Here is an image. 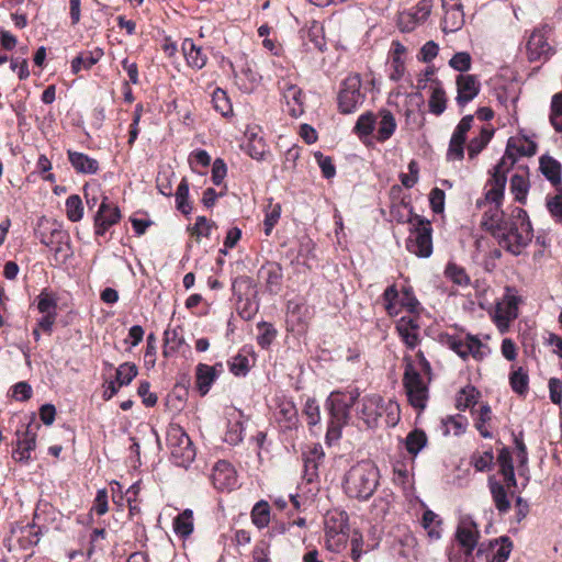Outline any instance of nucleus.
<instances>
[{"mask_svg": "<svg viewBox=\"0 0 562 562\" xmlns=\"http://www.w3.org/2000/svg\"><path fill=\"white\" fill-rule=\"evenodd\" d=\"M539 169L552 186L558 187L561 184L562 166L555 158L551 156L540 157Z\"/></svg>", "mask_w": 562, "mask_h": 562, "instance_id": "nucleus-35", "label": "nucleus"}, {"mask_svg": "<svg viewBox=\"0 0 562 562\" xmlns=\"http://www.w3.org/2000/svg\"><path fill=\"white\" fill-rule=\"evenodd\" d=\"M214 109L224 117L233 114V105L225 90L216 88L212 94Z\"/></svg>", "mask_w": 562, "mask_h": 562, "instance_id": "nucleus-60", "label": "nucleus"}, {"mask_svg": "<svg viewBox=\"0 0 562 562\" xmlns=\"http://www.w3.org/2000/svg\"><path fill=\"white\" fill-rule=\"evenodd\" d=\"M122 218L120 207L111 202L106 195H103L98 211L93 216V231L95 238L103 237Z\"/></svg>", "mask_w": 562, "mask_h": 562, "instance_id": "nucleus-13", "label": "nucleus"}, {"mask_svg": "<svg viewBox=\"0 0 562 562\" xmlns=\"http://www.w3.org/2000/svg\"><path fill=\"white\" fill-rule=\"evenodd\" d=\"M382 301L385 312L391 317L398 315L401 307L406 308L411 315H419L420 304L411 286L402 289V297L400 299L396 285L392 284L384 290Z\"/></svg>", "mask_w": 562, "mask_h": 562, "instance_id": "nucleus-10", "label": "nucleus"}, {"mask_svg": "<svg viewBox=\"0 0 562 562\" xmlns=\"http://www.w3.org/2000/svg\"><path fill=\"white\" fill-rule=\"evenodd\" d=\"M422 525L427 530L428 536L431 539H439L441 537V525L442 521L436 513L427 509L423 514Z\"/></svg>", "mask_w": 562, "mask_h": 562, "instance_id": "nucleus-50", "label": "nucleus"}, {"mask_svg": "<svg viewBox=\"0 0 562 562\" xmlns=\"http://www.w3.org/2000/svg\"><path fill=\"white\" fill-rule=\"evenodd\" d=\"M429 112L439 116L447 108V95L440 80H436L428 100Z\"/></svg>", "mask_w": 562, "mask_h": 562, "instance_id": "nucleus-42", "label": "nucleus"}, {"mask_svg": "<svg viewBox=\"0 0 562 562\" xmlns=\"http://www.w3.org/2000/svg\"><path fill=\"white\" fill-rule=\"evenodd\" d=\"M380 471L371 460L353 464L345 474L342 488L349 498L366 502L372 497L379 486Z\"/></svg>", "mask_w": 562, "mask_h": 562, "instance_id": "nucleus-2", "label": "nucleus"}, {"mask_svg": "<svg viewBox=\"0 0 562 562\" xmlns=\"http://www.w3.org/2000/svg\"><path fill=\"white\" fill-rule=\"evenodd\" d=\"M278 85L286 106L285 111L294 119L300 117L305 112V94L303 90L290 79H282Z\"/></svg>", "mask_w": 562, "mask_h": 562, "instance_id": "nucleus-14", "label": "nucleus"}, {"mask_svg": "<svg viewBox=\"0 0 562 562\" xmlns=\"http://www.w3.org/2000/svg\"><path fill=\"white\" fill-rule=\"evenodd\" d=\"M546 206L557 223H562V188L555 195H547Z\"/></svg>", "mask_w": 562, "mask_h": 562, "instance_id": "nucleus-64", "label": "nucleus"}, {"mask_svg": "<svg viewBox=\"0 0 562 562\" xmlns=\"http://www.w3.org/2000/svg\"><path fill=\"white\" fill-rule=\"evenodd\" d=\"M258 336L257 342L262 349H268L277 337V329L272 324L260 322L257 325Z\"/></svg>", "mask_w": 562, "mask_h": 562, "instance_id": "nucleus-62", "label": "nucleus"}, {"mask_svg": "<svg viewBox=\"0 0 562 562\" xmlns=\"http://www.w3.org/2000/svg\"><path fill=\"white\" fill-rule=\"evenodd\" d=\"M41 425L35 417H30L27 424L22 425L16 430V448L12 452V458L16 462L27 463L31 460V452L36 448V437Z\"/></svg>", "mask_w": 562, "mask_h": 562, "instance_id": "nucleus-11", "label": "nucleus"}, {"mask_svg": "<svg viewBox=\"0 0 562 562\" xmlns=\"http://www.w3.org/2000/svg\"><path fill=\"white\" fill-rule=\"evenodd\" d=\"M376 114L371 111H367L358 117L352 132L363 144H366L368 138L373 135L376 126Z\"/></svg>", "mask_w": 562, "mask_h": 562, "instance_id": "nucleus-33", "label": "nucleus"}, {"mask_svg": "<svg viewBox=\"0 0 562 562\" xmlns=\"http://www.w3.org/2000/svg\"><path fill=\"white\" fill-rule=\"evenodd\" d=\"M67 158L78 175H97L100 170L99 161L85 153L68 149Z\"/></svg>", "mask_w": 562, "mask_h": 562, "instance_id": "nucleus-29", "label": "nucleus"}, {"mask_svg": "<svg viewBox=\"0 0 562 562\" xmlns=\"http://www.w3.org/2000/svg\"><path fill=\"white\" fill-rule=\"evenodd\" d=\"M37 310L41 314H57V296L44 289L36 297Z\"/></svg>", "mask_w": 562, "mask_h": 562, "instance_id": "nucleus-54", "label": "nucleus"}, {"mask_svg": "<svg viewBox=\"0 0 562 562\" xmlns=\"http://www.w3.org/2000/svg\"><path fill=\"white\" fill-rule=\"evenodd\" d=\"M348 517L345 513L327 516L325 520V543L329 551L338 552L348 539Z\"/></svg>", "mask_w": 562, "mask_h": 562, "instance_id": "nucleus-12", "label": "nucleus"}, {"mask_svg": "<svg viewBox=\"0 0 562 562\" xmlns=\"http://www.w3.org/2000/svg\"><path fill=\"white\" fill-rule=\"evenodd\" d=\"M468 424V418L461 414L449 415L441 419L442 435L449 436L452 430L454 436H461L465 432Z\"/></svg>", "mask_w": 562, "mask_h": 562, "instance_id": "nucleus-41", "label": "nucleus"}, {"mask_svg": "<svg viewBox=\"0 0 562 562\" xmlns=\"http://www.w3.org/2000/svg\"><path fill=\"white\" fill-rule=\"evenodd\" d=\"M362 91L360 74H349L339 85L337 93V109L340 114H351L359 110L366 100Z\"/></svg>", "mask_w": 562, "mask_h": 562, "instance_id": "nucleus-6", "label": "nucleus"}, {"mask_svg": "<svg viewBox=\"0 0 562 562\" xmlns=\"http://www.w3.org/2000/svg\"><path fill=\"white\" fill-rule=\"evenodd\" d=\"M488 488L494 502V505L499 514H506L510 509V502L508 493L504 484L495 481L493 477L488 479Z\"/></svg>", "mask_w": 562, "mask_h": 562, "instance_id": "nucleus-34", "label": "nucleus"}, {"mask_svg": "<svg viewBox=\"0 0 562 562\" xmlns=\"http://www.w3.org/2000/svg\"><path fill=\"white\" fill-rule=\"evenodd\" d=\"M494 461V453L492 448L484 452H473L470 458L471 465L479 472L490 471Z\"/></svg>", "mask_w": 562, "mask_h": 562, "instance_id": "nucleus-61", "label": "nucleus"}, {"mask_svg": "<svg viewBox=\"0 0 562 562\" xmlns=\"http://www.w3.org/2000/svg\"><path fill=\"white\" fill-rule=\"evenodd\" d=\"M496 546L497 550L486 555L487 562H507L514 548L513 540L508 536H502L488 541V548L494 549Z\"/></svg>", "mask_w": 562, "mask_h": 562, "instance_id": "nucleus-32", "label": "nucleus"}, {"mask_svg": "<svg viewBox=\"0 0 562 562\" xmlns=\"http://www.w3.org/2000/svg\"><path fill=\"white\" fill-rule=\"evenodd\" d=\"M406 238V249L418 258H429L432 254V225L424 216H416Z\"/></svg>", "mask_w": 562, "mask_h": 562, "instance_id": "nucleus-8", "label": "nucleus"}, {"mask_svg": "<svg viewBox=\"0 0 562 562\" xmlns=\"http://www.w3.org/2000/svg\"><path fill=\"white\" fill-rule=\"evenodd\" d=\"M250 519L255 527L259 530L265 529L271 521V508L267 501L257 502L250 512Z\"/></svg>", "mask_w": 562, "mask_h": 562, "instance_id": "nucleus-39", "label": "nucleus"}, {"mask_svg": "<svg viewBox=\"0 0 562 562\" xmlns=\"http://www.w3.org/2000/svg\"><path fill=\"white\" fill-rule=\"evenodd\" d=\"M166 441L175 464L187 467L194 460L195 449L193 443L179 424H169L166 430Z\"/></svg>", "mask_w": 562, "mask_h": 562, "instance_id": "nucleus-7", "label": "nucleus"}, {"mask_svg": "<svg viewBox=\"0 0 562 562\" xmlns=\"http://www.w3.org/2000/svg\"><path fill=\"white\" fill-rule=\"evenodd\" d=\"M257 277L270 294L277 295L281 292L283 270L280 263L267 261L259 268Z\"/></svg>", "mask_w": 562, "mask_h": 562, "instance_id": "nucleus-21", "label": "nucleus"}, {"mask_svg": "<svg viewBox=\"0 0 562 562\" xmlns=\"http://www.w3.org/2000/svg\"><path fill=\"white\" fill-rule=\"evenodd\" d=\"M176 207L179 212L188 215L192 211V205L189 201V181L182 178L176 191Z\"/></svg>", "mask_w": 562, "mask_h": 562, "instance_id": "nucleus-49", "label": "nucleus"}, {"mask_svg": "<svg viewBox=\"0 0 562 562\" xmlns=\"http://www.w3.org/2000/svg\"><path fill=\"white\" fill-rule=\"evenodd\" d=\"M445 276L452 283L459 286H468L470 284V277L465 269L456 262H448L445 269Z\"/></svg>", "mask_w": 562, "mask_h": 562, "instance_id": "nucleus-52", "label": "nucleus"}, {"mask_svg": "<svg viewBox=\"0 0 562 562\" xmlns=\"http://www.w3.org/2000/svg\"><path fill=\"white\" fill-rule=\"evenodd\" d=\"M515 143L513 138H509L505 155L498 161V164L493 168V175L506 176L508 170L515 165L517 160V156L514 153Z\"/></svg>", "mask_w": 562, "mask_h": 562, "instance_id": "nucleus-51", "label": "nucleus"}, {"mask_svg": "<svg viewBox=\"0 0 562 562\" xmlns=\"http://www.w3.org/2000/svg\"><path fill=\"white\" fill-rule=\"evenodd\" d=\"M551 33L552 26L548 23H542L530 32L526 42V56L530 63H546L555 54L554 47L548 41Z\"/></svg>", "mask_w": 562, "mask_h": 562, "instance_id": "nucleus-9", "label": "nucleus"}, {"mask_svg": "<svg viewBox=\"0 0 562 562\" xmlns=\"http://www.w3.org/2000/svg\"><path fill=\"white\" fill-rule=\"evenodd\" d=\"M276 412L274 418L282 431L296 429L299 426L297 408L292 398L285 395H278L274 398Z\"/></svg>", "mask_w": 562, "mask_h": 562, "instance_id": "nucleus-17", "label": "nucleus"}, {"mask_svg": "<svg viewBox=\"0 0 562 562\" xmlns=\"http://www.w3.org/2000/svg\"><path fill=\"white\" fill-rule=\"evenodd\" d=\"M474 427L483 438L491 439L493 437L490 430V424L492 422L493 412L487 403H484L475 411Z\"/></svg>", "mask_w": 562, "mask_h": 562, "instance_id": "nucleus-36", "label": "nucleus"}, {"mask_svg": "<svg viewBox=\"0 0 562 562\" xmlns=\"http://www.w3.org/2000/svg\"><path fill=\"white\" fill-rule=\"evenodd\" d=\"M386 413L385 423L387 426L393 427L400 419V408L396 404H384L382 396L378 394L366 395L359 402L357 415L363 422L367 428L374 429L379 427V422Z\"/></svg>", "mask_w": 562, "mask_h": 562, "instance_id": "nucleus-4", "label": "nucleus"}, {"mask_svg": "<svg viewBox=\"0 0 562 562\" xmlns=\"http://www.w3.org/2000/svg\"><path fill=\"white\" fill-rule=\"evenodd\" d=\"M419 315L402 316L395 324V329L404 345L413 350L420 342Z\"/></svg>", "mask_w": 562, "mask_h": 562, "instance_id": "nucleus-20", "label": "nucleus"}, {"mask_svg": "<svg viewBox=\"0 0 562 562\" xmlns=\"http://www.w3.org/2000/svg\"><path fill=\"white\" fill-rule=\"evenodd\" d=\"M441 7L445 15L440 26L445 33H453L464 25L463 5L460 0H441Z\"/></svg>", "mask_w": 562, "mask_h": 562, "instance_id": "nucleus-18", "label": "nucleus"}, {"mask_svg": "<svg viewBox=\"0 0 562 562\" xmlns=\"http://www.w3.org/2000/svg\"><path fill=\"white\" fill-rule=\"evenodd\" d=\"M482 226L506 251L521 254L533 237L532 224L526 210L514 206L509 214L503 210L488 209L482 216Z\"/></svg>", "mask_w": 562, "mask_h": 562, "instance_id": "nucleus-1", "label": "nucleus"}, {"mask_svg": "<svg viewBox=\"0 0 562 562\" xmlns=\"http://www.w3.org/2000/svg\"><path fill=\"white\" fill-rule=\"evenodd\" d=\"M529 180H528V171L524 170L522 172H517L513 175L510 179L509 189L514 194L515 200L521 204H525L527 201V194L529 191Z\"/></svg>", "mask_w": 562, "mask_h": 562, "instance_id": "nucleus-38", "label": "nucleus"}, {"mask_svg": "<svg viewBox=\"0 0 562 562\" xmlns=\"http://www.w3.org/2000/svg\"><path fill=\"white\" fill-rule=\"evenodd\" d=\"M288 313L299 326H305L310 319V308L305 303L289 301Z\"/></svg>", "mask_w": 562, "mask_h": 562, "instance_id": "nucleus-53", "label": "nucleus"}, {"mask_svg": "<svg viewBox=\"0 0 562 562\" xmlns=\"http://www.w3.org/2000/svg\"><path fill=\"white\" fill-rule=\"evenodd\" d=\"M457 97L456 102L463 108L477 97L481 90V83L475 75L460 74L456 78Z\"/></svg>", "mask_w": 562, "mask_h": 562, "instance_id": "nucleus-23", "label": "nucleus"}, {"mask_svg": "<svg viewBox=\"0 0 562 562\" xmlns=\"http://www.w3.org/2000/svg\"><path fill=\"white\" fill-rule=\"evenodd\" d=\"M376 116L379 121L376 120L378 128L374 138L379 143H385L395 133L397 124L390 110L382 109L378 112Z\"/></svg>", "mask_w": 562, "mask_h": 562, "instance_id": "nucleus-31", "label": "nucleus"}, {"mask_svg": "<svg viewBox=\"0 0 562 562\" xmlns=\"http://www.w3.org/2000/svg\"><path fill=\"white\" fill-rule=\"evenodd\" d=\"M282 206L280 203H273L270 199L266 211L263 221V231L266 236H270L274 226L278 224L281 216Z\"/></svg>", "mask_w": 562, "mask_h": 562, "instance_id": "nucleus-48", "label": "nucleus"}, {"mask_svg": "<svg viewBox=\"0 0 562 562\" xmlns=\"http://www.w3.org/2000/svg\"><path fill=\"white\" fill-rule=\"evenodd\" d=\"M549 119L553 128L562 133V91L552 97Z\"/></svg>", "mask_w": 562, "mask_h": 562, "instance_id": "nucleus-63", "label": "nucleus"}, {"mask_svg": "<svg viewBox=\"0 0 562 562\" xmlns=\"http://www.w3.org/2000/svg\"><path fill=\"white\" fill-rule=\"evenodd\" d=\"M360 396L358 389L340 392H331L325 402L329 419L327 425L326 440H338L341 437L342 428L350 419V411Z\"/></svg>", "mask_w": 562, "mask_h": 562, "instance_id": "nucleus-3", "label": "nucleus"}, {"mask_svg": "<svg viewBox=\"0 0 562 562\" xmlns=\"http://www.w3.org/2000/svg\"><path fill=\"white\" fill-rule=\"evenodd\" d=\"M391 214L398 223H408L409 227H412V222H415L414 218L419 216L414 213L411 203L404 200L400 204L392 206Z\"/></svg>", "mask_w": 562, "mask_h": 562, "instance_id": "nucleus-57", "label": "nucleus"}, {"mask_svg": "<svg viewBox=\"0 0 562 562\" xmlns=\"http://www.w3.org/2000/svg\"><path fill=\"white\" fill-rule=\"evenodd\" d=\"M494 132L482 127L480 135L472 138L468 145V155L470 159L475 158L490 143Z\"/></svg>", "mask_w": 562, "mask_h": 562, "instance_id": "nucleus-47", "label": "nucleus"}, {"mask_svg": "<svg viewBox=\"0 0 562 562\" xmlns=\"http://www.w3.org/2000/svg\"><path fill=\"white\" fill-rule=\"evenodd\" d=\"M181 52L186 64L193 70H201L207 64L209 56L202 46L194 43L192 38H184L181 43Z\"/></svg>", "mask_w": 562, "mask_h": 562, "instance_id": "nucleus-26", "label": "nucleus"}, {"mask_svg": "<svg viewBox=\"0 0 562 562\" xmlns=\"http://www.w3.org/2000/svg\"><path fill=\"white\" fill-rule=\"evenodd\" d=\"M103 56L104 50L99 46L80 52L70 63L71 72L78 76L82 70H90Z\"/></svg>", "mask_w": 562, "mask_h": 562, "instance_id": "nucleus-30", "label": "nucleus"}, {"mask_svg": "<svg viewBox=\"0 0 562 562\" xmlns=\"http://www.w3.org/2000/svg\"><path fill=\"white\" fill-rule=\"evenodd\" d=\"M432 10V0H419L418 3L409 9L400 13L397 26L401 32H412L418 25L426 22Z\"/></svg>", "mask_w": 562, "mask_h": 562, "instance_id": "nucleus-16", "label": "nucleus"}, {"mask_svg": "<svg viewBox=\"0 0 562 562\" xmlns=\"http://www.w3.org/2000/svg\"><path fill=\"white\" fill-rule=\"evenodd\" d=\"M231 68L234 72L235 83L243 93H251L258 88L261 76L254 69L246 56L241 58L238 70L234 68L233 63H231Z\"/></svg>", "mask_w": 562, "mask_h": 562, "instance_id": "nucleus-19", "label": "nucleus"}, {"mask_svg": "<svg viewBox=\"0 0 562 562\" xmlns=\"http://www.w3.org/2000/svg\"><path fill=\"white\" fill-rule=\"evenodd\" d=\"M521 302L517 290L513 286H506L505 293L496 304L495 321L498 327H507L510 322L518 317V305Z\"/></svg>", "mask_w": 562, "mask_h": 562, "instance_id": "nucleus-15", "label": "nucleus"}, {"mask_svg": "<svg viewBox=\"0 0 562 562\" xmlns=\"http://www.w3.org/2000/svg\"><path fill=\"white\" fill-rule=\"evenodd\" d=\"M184 342L182 335L179 333V328H167L164 333V348L162 355L165 358L171 357L173 353L179 351L180 347Z\"/></svg>", "mask_w": 562, "mask_h": 562, "instance_id": "nucleus-45", "label": "nucleus"}, {"mask_svg": "<svg viewBox=\"0 0 562 562\" xmlns=\"http://www.w3.org/2000/svg\"><path fill=\"white\" fill-rule=\"evenodd\" d=\"M188 161L193 172L204 175V169L211 164V156L204 149H196L190 154Z\"/></svg>", "mask_w": 562, "mask_h": 562, "instance_id": "nucleus-56", "label": "nucleus"}, {"mask_svg": "<svg viewBox=\"0 0 562 562\" xmlns=\"http://www.w3.org/2000/svg\"><path fill=\"white\" fill-rule=\"evenodd\" d=\"M325 453L321 445H314L303 453V477L307 483H313L318 477V469L323 463Z\"/></svg>", "mask_w": 562, "mask_h": 562, "instance_id": "nucleus-27", "label": "nucleus"}, {"mask_svg": "<svg viewBox=\"0 0 562 562\" xmlns=\"http://www.w3.org/2000/svg\"><path fill=\"white\" fill-rule=\"evenodd\" d=\"M479 395V391L472 385L462 387L456 397V408L459 411H465L467 408H470L472 415H474V405L477 402Z\"/></svg>", "mask_w": 562, "mask_h": 562, "instance_id": "nucleus-43", "label": "nucleus"}, {"mask_svg": "<svg viewBox=\"0 0 562 562\" xmlns=\"http://www.w3.org/2000/svg\"><path fill=\"white\" fill-rule=\"evenodd\" d=\"M172 527H173L175 533L179 538H181V539L189 538L194 530L193 512L191 509L187 508L182 513L178 514L173 518Z\"/></svg>", "mask_w": 562, "mask_h": 562, "instance_id": "nucleus-37", "label": "nucleus"}, {"mask_svg": "<svg viewBox=\"0 0 562 562\" xmlns=\"http://www.w3.org/2000/svg\"><path fill=\"white\" fill-rule=\"evenodd\" d=\"M428 443L426 432L420 428L409 431L405 438V448L412 457H416Z\"/></svg>", "mask_w": 562, "mask_h": 562, "instance_id": "nucleus-44", "label": "nucleus"}, {"mask_svg": "<svg viewBox=\"0 0 562 562\" xmlns=\"http://www.w3.org/2000/svg\"><path fill=\"white\" fill-rule=\"evenodd\" d=\"M509 384L516 394L525 396L529 391L528 371L522 367L513 370L509 373Z\"/></svg>", "mask_w": 562, "mask_h": 562, "instance_id": "nucleus-46", "label": "nucleus"}, {"mask_svg": "<svg viewBox=\"0 0 562 562\" xmlns=\"http://www.w3.org/2000/svg\"><path fill=\"white\" fill-rule=\"evenodd\" d=\"M487 349L477 336L467 334V359L472 357L475 360H483L487 356Z\"/></svg>", "mask_w": 562, "mask_h": 562, "instance_id": "nucleus-59", "label": "nucleus"}, {"mask_svg": "<svg viewBox=\"0 0 562 562\" xmlns=\"http://www.w3.org/2000/svg\"><path fill=\"white\" fill-rule=\"evenodd\" d=\"M440 341L453 352H456L462 360H467V336L445 334L441 336Z\"/></svg>", "mask_w": 562, "mask_h": 562, "instance_id": "nucleus-55", "label": "nucleus"}, {"mask_svg": "<svg viewBox=\"0 0 562 562\" xmlns=\"http://www.w3.org/2000/svg\"><path fill=\"white\" fill-rule=\"evenodd\" d=\"M403 386L405 389L408 403L418 412L426 408L429 390L424 382L419 371L415 368L409 356L404 357Z\"/></svg>", "mask_w": 562, "mask_h": 562, "instance_id": "nucleus-5", "label": "nucleus"}, {"mask_svg": "<svg viewBox=\"0 0 562 562\" xmlns=\"http://www.w3.org/2000/svg\"><path fill=\"white\" fill-rule=\"evenodd\" d=\"M456 540L462 549L475 550L477 547L481 533L477 524L470 517H464L460 520L456 530Z\"/></svg>", "mask_w": 562, "mask_h": 562, "instance_id": "nucleus-24", "label": "nucleus"}, {"mask_svg": "<svg viewBox=\"0 0 562 562\" xmlns=\"http://www.w3.org/2000/svg\"><path fill=\"white\" fill-rule=\"evenodd\" d=\"M216 378L209 364L199 363L195 368V386L201 396L206 395Z\"/></svg>", "mask_w": 562, "mask_h": 562, "instance_id": "nucleus-40", "label": "nucleus"}, {"mask_svg": "<svg viewBox=\"0 0 562 562\" xmlns=\"http://www.w3.org/2000/svg\"><path fill=\"white\" fill-rule=\"evenodd\" d=\"M406 47L398 41H393L389 53L390 58V80L398 82L405 75L406 66L404 56L406 55Z\"/></svg>", "mask_w": 562, "mask_h": 562, "instance_id": "nucleus-28", "label": "nucleus"}, {"mask_svg": "<svg viewBox=\"0 0 562 562\" xmlns=\"http://www.w3.org/2000/svg\"><path fill=\"white\" fill-rule=\"evenodd\" d=\"M506 182V176L491 173V177L485 184L484 199L477 200L476 206L482 207L485 203L488 202L491 204H494L490 209L502 210Z\"/></svg>", "mask_w": 562, "mask_h": 562, "instance_id": "nucleus-22", "label": "nucleus"}, {"mask_svg": "<svg viewBox=\"0 0 562 562\" xmlns=\"http://www.w3.org/2000/svg\"><path fill=\"white\" fill-rule=\"evenodd\" d=\"M211 480L214 487L220 491H231L237 485L236 471L226 460H220L215 463Z\"/></svg>", "mask_w": 562, "mask_h": 562, "instance_id": "nucleus-25", "label": "nucleus"}, {"mask_svg": "<svg viewBox=\"0 0 562 562\" xmlns=\"http://www.w3.org/2000/svg\"><path fill=\"white\" fill-rule=\"evenodd\" d=\"M66 215L70 222H79L83 217V204L78 194H71L66 199Z\"/></svg>", "mask_w": 562, "mask_h": 562, "instance_id": "nucleus-58", "label": "nucleus"}]
</instances>
